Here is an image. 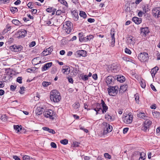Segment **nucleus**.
Listing matches in <instances>:
<instances>
[{
  "instance_id": "obj_48",
  "label": "nucleus",
  "mask_w": 160,
  "mask_h": 160,
  "mask_svg": "<svg viewBox=\"0 0 160 160\" xmlns=\"http://www.w3.org/2000/svg\"><path fill=\"white\" fill-rule=\"evenodd\" d=\"M36 68H33L31 69H27V71L28 72L32 73V72H34Z\"/></svg>"
},
{
  "instance_id": "obj_38",
  "label": "nucleus",
  "mask_w": 160,
  "mask_h": 160,
  "mask_svg": "<svg viewBox=\"0 0 160 160\" xmlns=\"http://www.w3.org/2000/svg\"><path fill=\"white\" fill-rule=\"evenodd\" d=\"M10 9L11 12L13 13H15V12H18V9L16 7H11L10 8Z\"/></svg>"
},
{
  "instance_id": "obj_14",
  "label": "nucleus",
  "mask_w": 160,
  "mask_h": 160,
  "mask_svg": "<svg viewBox=\"0 0 160 160\" xmlns=\"http://www.w3.org/2000/svg\"><path fill=\"white\" fill-rule=\"evenodd\" d=\"M115 31L114 29H112L111 30V46L112 47L114 46L115 42Z\"/></svg>"
},
{
  "instance_id": "obj_23",
  "label": "nucleus",
  "mask_w": 160,
  "mask_h": 160,
  "mask_svg": "<svg viewBox=\"0 0 160 160\" xmlns=\"http://www.w3.org/2000/svg\"><path fill=\"white\" fill-rule=\"evenodd\" d=\"M132 20L136 24H139L142 22V19L141 18H138L137 17H134L132 18Z\"/></svg>"
},
{
  "instance_id": "obj_60",
  "label": "nucleus",
  "mask_w": 160,
  "mask_h": 160,
  "mask_svg": "<svg viewBox=\"0 0 160 160\" xmlns=\"http://www.w3.org/2000/svg\"><path fill=\"white\" fill-rule=\"evenodd\" d=\"M82 78L83 80L86 81L88 79V77L87 75H85L82 77Z\"/></svg>"
},
{
  "instance_id": "obj_15",
  "label": "nucleus",
  "mask_w": 160,
  "mask_h": 160,
  "mask_svg": "<svg viewBox=\"0 0 160 160\" xmlns=\"http://www.w3.org/2000/svg\"><path fill=\"white\" fill-rule=\"evenodd\" d=\"M53 47H50L45 49L42 52V54L43 55L47 56L50 54L53 50Z\"/></svg>"
},
{
  "instance_id": "obj_9",
  "label": "nucleus",
  "mask_w": 160,
  "mask_h": 160,
  "mask_svg": "<svg viewBox=\"0 0 160 160\" xmlns=\"http://www.w3.org/2000/svg\"><path fill=\"white\" fill-rule=\"evenodd\" d=\"M5 75L4 77L5 80H8L9 79L12 77L11 75L12 74V70L10 68H5Z\"/></svg>"
},
{
  "instance_id": "obj_28",
  "label": "nucleus",
  "mask_w": 160,
  "mask_h": 160,
  "mask_svg": "<svg viewBox=\"0 0 160 160\" xmlns=\"http://www.w3.org/2000/svg\"><path fill=\"white\" fill-rule=\"evenodd\" d=\"M93 36L92 35H90L87 36L86 37H84L83 38V41L87 42L88 41H90L93 39Z\"/></svg>"
},
{
  "instance_id": "obj_53",
  "label": "nucleus",
  "mask_w": 160,
  "mask_h": 160,
  "mask_svg": "<svg viewBox=\"0 0 160 160\" xmlns=\"http://www.w3.org/2000/svg\"><path fill=\"white\" fill-rule=\"evenodd\" d=\"M27 6L28 8H33V5L32 4V2H29L27 4Z\"/></svg>"
},
{
  "instance_id": "obj_31",
  "label": "nucleus",
  "mask_w": 160,
  "mask_h": 160,
  "mask_svg": "<svg viewBox=\"0 0 160 160\" xmlns=\"http://www.w3.org/2000/svg\"><path fill=\"white\" fill-rule=\"evenodd\" d=\"M127 84L123 85H121V92H124L127 90Z\"/></svg>"
},
{
  "instance_id": "obj_16",
  "label": "nucleus",
  "mask_w": 160,
  "mask_h": 160,
  "mask_svg": "<svg viewBox=\"0 0 160 160\" xmlns=\"http://www.w3.org/2000/svg\"><path fill=\"white\" fill-rule=\"evenodd\" d=\"M32 62L33 64L37 65L41 63V60L40 58L38 57L33 59Z\"/></svg>"
},
{
  "instance_id": "obj_32",
  "label": "nucleus",
  "mask_w": 160,
  "mask_h": 160,
  "mask_svg": "<svg viewBox=\"0 0 160 160\" xmlns=\"http://www.w3.org/2000/svg\"><path fill=\"white\" fill-rule=\"evenodd\" d=\"M79 15L81 17H82L84 19L86 18L87 17V15L85 12L82 11H80V12Z\"/></svg>"
},
{
  "instance_id": "obj_45",
  "label": "nucleus",
  "mask_w": 160,
  "mask_h": 160,
  "mask_svg": "<svg viewBox=\"0 0 160 160\" xmlns=\"http://www.w3.org/2000/svg\"><path fill=\"white\" fill-rule=\"evenodd\" d=\"M79 40L80 42H83V38L84 37L83 36L82 33H79Z\"/></svg>"
},
{
  "instance_id": "obj_19",
  "label": "nucleus",
  "mask_w": 160,
  "mask_h": 160,
  "mask_svg": "<svg viewBox=\"0 0 160 160\" xmlns=\"http://www.w3.org/2000/svg\"><path fill=\"white\" fill-rule=\"evenodd\" d=\"M113 79V77L111 76H109L107 77L106 80V82L108 85L112 84L113 83L112 80Z\"/></svg>"
},
{
  "instance_id": "obj_52",
  "label": "nucleus",
  "mask_w": 160,
  "mask_h": 160,
  "mask_svg": "<svg viewBox=\"0 0 160 160\" xmlns=\"http://www.w3.org/2000/svg\"><path fill=\"white\" fill-rule=\"evenodd\" d=\"M9 0H0V4L8 3L9 2Z\"/></svg>"
},
{
  "instance_id": "obj_30",
  "label": "nucleus",
  "mask_w": 160,
  "mask_h": 160,
  "mask_svg": "<svg viewBox=\"0 0 160 160\" xmlns=\"http://www.w3.org/2000/svg\"><path fill=\"white\" fill-rule=\"evenodd\" d=\"M140 154V157L139 158V160H144L146 158V154L144 152H142Z\"/></svg>"
},
{
  "instance_id": "obj_13",
  "label": "nucleus",
  "mask_w": 160,
  "mask_h": 160,
  "mask_svg": "<svg viewBox=\"0 0 160 160\" xmlns=\"http://www.w3.org/2000/svg\"><path fill=\"white\" fill-rule=\"evenodd\" d=\"M22 47L21 45L16 46L13 45L10 47V48L14 52H18L21 50Z\"/></svg>"
},
{
  "instance_id": "obj_26",
  "label": "nucleus",
  "mask_w": 160,
  "mask_h": 160,
  "mask_svg": "<svg viewBox=\"0 0 160 160\" xmlns=\"http://www.w3.org/2000/svg\"><path fill=\"white\" fill-rule=\"evenodd\" d=\"M43 108H42L37 107L35 110L36 114L37 115L41 114L44 112L43 110Z\"/></svg>"
},
{
  "instance_id": "obj_44",
  "label": "nucleus",
  "mask_w": 160,
  "mask_h": 160,
  "mask_svg": "<svg viewBox=\"0 0 160 160\" xmlns=\"http://www.w3.org/2000/svg\"><path fill=\"white\" fill-rule=\"evenodd\" d=\"M153 116L155 118H157L158 117H159L160 114L158 112H152Z\"/></svg>"
},
{
  "instance_id": "obj_18",
  "label": "nucleus",
  "mask_w": 160,
  "mask_h": 160,
  "mask_svg": "<svg viewBox=\"0 0 160 160\" xmlns=\"http://www.w3.org/2000/svg\"><path fill=\"white\" fill-rule=\"evenodd\" d=\"M101 104H102V109H101V110H102V113H104L107 111L108 109V107L103 100L102 99L101 101Z\"/></svg>"
},
{
  "instance_id": "obj_40",
  "label": "nucleus",
  "mask_w": 160,
  "mask_h": 160,
  "mask_svg": "<svg viewBox=\"0 0 160 160\" xmlns=\"http://www.w3.org/2000/svg\"><path fill=\"white\" fill-rule=\"evenodd\" d=\"M58 0L61 4L64 5L67 7H68L67 2L65 0Z\"/></svg>"
},
{
  "instance_id": "obj_64",
  "label": "nucleus",
  "mask_w": 160,
  "mask_h": 160,
  "mask_svg": "<svg viewBox=\"0 0 160 160\" xmlns=\"http://www.w3.org/2000/svg\"><path fill=\"white\" fill-rule=\"evenodd\" d=\"M88 21L89 22L92 23L94 22L95 21V20L93 18H89L88 19Z\"/></svg>"
},
{
  "instance_id": "obj_3",
  "label": "nucleus",
  "mask_w": 160,
  "mask_h": 160,
  "mask_svg": "<svg viewBox=\"0 0 160 160\" xmlns=\"http://www.w3.org/2000/svg\"><path fill=\"white\" fill-rule=\"evenodd\" d=\"M133 118V115L132 113H130L128 114L123 115L122 118L123 121L125 123L129 124L132 122Z\"/></svg>"
},
{
  "instance_id": "obj_5",
  "label": "nucleus",
  "mask_w": 160,
  "mask_h": 160,
  "mask_svg": "<svg viewBox=\"0 0 160 160\" xmlns=\"http://www.w3.org/2000/svg\"><path fill=\"white\" fill-rule=\"evenodd\" d=\"M44 117L46 118L53 120L55 117V113L51 109L47 110L43 112Z\"/></svg>"
},
{
  "instance_id": "obj_36",
  "label": "nucleus",
  "mask_w": 160,
  "mask_h": 160,
  "mask_svg": "<svg viewBox=\"0 0 160 160\" xmlns=\"http://www.w3.org/2000/svg\"><path fill=\"white\" fill-rule=\"evenodd\" d=\"M51 83L50 82L43 81L42 82V86L44 87H46L48 86L49 85L51 84Z\"/></svg>"
},
{
  "instance_id": "obj_56",
  "label": "nucleus",
  "mask_w": 160,
  "mask_h": 160,
  "mask_svg": "<svg viewBox=\"0 0 160 160\" xmlns=\"http://www.w3.org/2000/svg\"><path fill=\"white\" fill-rule=\"evenodd\" d=\"M114 66L113 65H112L111 67V70L112 72H117V69L115 68H113Z\"/></svg>"
},
{
  "instance_id": "obj_47",
  "label": "nucleus",
  "mask_w": 160,
  "mask_h": 160,
  "mask_svg": "<svg viewBox=\"0 0 160 160\" xmlns=\"http://www.w3.org/2000/svg\"><path fill=\"white\" fill-rule=\"evenodd\" d=\"M105 118L108 119V121H111L112 120V117L111 116L108 115V114H106L105 115Z\"/></svg>"
},
{
  "instance_id": "obj_43",
  "label": "nucleus",
  "mask_w": 160,
  "mask_h": 160,
  "mask_svg": "<svg viewBox=\"0 0 160 160\" xmlns=\"http://www.w3.org/2000/svg\"><path fill=\"white\" fill-rule=\"evenodd\" d=\"M140 83L141 87L142 88H144L145 87L146 83L144 81H141Z\"/></svg>"
},
{
  "instance_id": "obj_50",
  "label": "nucleus",
  "mask_w": 160,
  "mask_h": 160,
  "mask_svg": "<svg viewBox=\"0 0 160 160\" xmlns=\"http://www.w3.org/2000/svg\"><path fill=\"white\" fill-rule=\"evenodd\" d=\"M79 127L80 129L84 131L85 132L87 133L88 132V129L84 128L82 127L81 125H79Z\"/></svg>"
},
{
  "instance_id": "obj_10",
  "label": "nucleus",
  "mask_w": 160,
  "mask_h": 160,
  "mask_svg": "<svg viewBox=\"0 0 160 160\" xmlns=\"http://www.w3.org/2000/svg\"><path fill=\"white\" fill-rule=\"evenodd\" d=\"M91 108L95 110L96 112V115H97L99 113L98 112L101 110V106L100 103L95 102L92 106Z\"/></svg>"
},
{
  "instance_id": "obj_41",
  "label": "nucleus",
  "mask_w": 160,
  "mask_h": 160,
  "mask_svg": "<svg viewBox=\"0 0 160 160\" xmlns=\"http://www.w3.org/2000/svg\"><path fill=\"white\" fill-rule=\"evenodd\" d=\"M60 142L63 145H66L68 143V141L67 139H64L61 140Z\"/></svg>"
},
{
  "instance_id": "obj_21",
  "label": "nucleus",
  "mask_w": 160,
  "mask_h": 160,
  "mask_svg": "<svg viewBox=\"0 0 160 160\" xmlns=\"http://www.w3.org/2000/svg\"><path fill=\"white\" fill-rule=\"evenodd\" d=\"M52 65V62H48L45 64L42 68V71H44L48 70L49 68L51 67Z\"/></svg>"
},
{
  "instance_id": "obj_7",
  "label": "nucleus",
  "mask_w": 160,
  "mask_h": 160,
  "mask_svg": "<svg viewBox=\"0 0 160 160\" xmlns=\"http://www.w3.org/2000/svg\"><path fill=\"white\" fill-rule=\"evenodd\" d=\"M138 58L141 62H145L148 59V54L147 52H141L138 56Z\"/></svg>"
},
{
  "instance_id": "obj_1",
  "label": "nucleus",
  "mask_w": 160,
  "mask_h": 160,
  "mask_svg": "<svg viewBox=\"0 0 160 160\" xmlns=\"http://www.w3.org/2000/svg\"><path fill=\"white\" fill-rule=\"evenodd\" d=\"M50 97L52 101L58 102L60 101L61 97L60 93L56 90H53L50 92Z\"/></svg>"
},
{
  "instance_id": "obj_2",
  "label": "nucleus",
  "mask_w": 160,
  "mask_h": 160,
  "mask_svg": "<svg viewBox=\"0 0 160 160\" xmlns=\"http://www.w3.org/2000/svg\"><path fill=\"white\" fill-rule=\"evenodd\" d=\"M63 29L65 30L67 33H70L73 29V25L70 21H67L63 23Z\"/></svg>"
},
{
  "instance_id": "obj_54",
  "label": "nucleus",
  "mask_w": 160,
  "mask_h": 160,
  "mask_svg": "<svg viewBox=\"0 0 160 160\" xmlns=\"http://www.w3.org/2000/svg\"><path fill=\"white\" fill-rule=\"evenodd\" d=\"M17 81L19 83H22V78L21 77H18L17 79Z\"/></svg>"
},
{
  "instance_id": "obj_34",
  "label": "nucleus",
  "mask_w": 160,
  "mask_h": 160,
  "mask_svg": "<svg viewBox=\"0 0 160 160\" xmlns=\"http://www.w3.org/2000/svg\"><path fill=\"white\" fill-rule=\"evenodd\" d=\"M13 127L14 129L16 131H17V132H19L22 128L21 126H20V127L19 125H14Z\"/></svg>"
},
{
  "instance_id": "obj_12",
  "label": "nucleus",
  "mask_w": 160,
  "mask_h": 160,
  "mask_svg": "<svg viewBox=\"0 0 160 160\" xmlns=\"http://www.w3.org/2000/svg\"><path fill=\"white\" fill-rule=\"evenodd\" d=\"M153 16L157 18L160 17V8L156 7L153 9L152 11Z\"/></svg>"
},
{
  "instance_id": "obj_11",
  "label": "nucleus",
  "mask_w": 160,
  "mask_h": 160,
  "mask_svg": "<svg viewBox=\"0 0 160 160\" xmlns=\"http://www.w3.org/2000/svg\"><path fill=\"white\" fill-rule=\"evenodd\" d=\"M27 31L25 30L21 29L16 34L18 38H23L26 35Z\"/></svg>"
},
{
  "instance_id": "obj_58",
  "label": "nucleus",
  "mask_w": 160,
  "mask_h": 160,
  "mask_svg": "<svg viewBox=\"0 0 160 160\" xmlns=\"http://www.w3.org/2000/svg\"><path fill=\"white\" fill-rule=\"evenodd\" d=\"M36 44V42L35 41H32L31 42L29 45V47H32L35 46Z\"/></svg>"
},
{
  "instance_id": "obj_24",
  "label": "nucleus",
  "mask_w": 160,
  "mask_h": 160,
  "mask_svg": "<svg viewBox=\"0 0 160 160\" xmlns=\"http://www.w3.org/2000/svg\"><path fill=\"white\" fill-rule=\"evenodd\" d=\"M127 42L128 44L132 45H133L135 42L134 38L132 36L127 38Z\"/></svg>"
},
{
  "instance_id": "obj_6",
  "label": "nucleus",
  "mask_w": 160,
  "mask_h": 160,
  "mask_svg": "<svg viewBox=\"0 0 160 160\" xmlns=\"http://www.w3.org/2000/svg\"><path fill=\"white\" fill-rule=\"evenodd\" d=\"M144 122L143 124V125L141 128V129L145 132L147 131V130H149L150 126L152 124V122L149 120L147 119Z\"/></svg>"
},
{
  "instance_id": "obj_37",
  "label": "nucleus",
  "mask_w": 160,
  "mask_h": 160,
  "mask_svg": "<svg viewBox=\"0 0 160 160\" xmlns=\"http://www.w3.org/2000/svg\"><path fill=\"white\" fill-rule=\"evenodd\" d=\"M122 59L126 62H129L133 63V60L127 57H123L122 58Z\"/></svg>"
},
{
  "instance_id": "obj_17",
  "label": "nucleus",
  "mask_w": 160,
  "mask_h": 160,
  "mask_svg": "<svg viewBox=\"0 0 160 160\" xmlns=\"http://www.w3.org/2000/svg\"><path fill=\"white\" fill-rule=\"evenodd\" d=\"M76 53L78 57H85L86 56V54L87 53L85 51L83 50H78L77 51Z\"/></svg>"
},
{
  "instance_id": "obj_51",
  "label": "nucleus",
  "mask_w": 160,
  "mask_h": 160,
  "mask_svg": "<svg viewBox=\"0 0 160 160\" xmlns=\"http://www.w3.org/2000/svg\"><path fill=\"white\" fill-rule=\"evenodd\" d=\"M1 119L3 121H5L7 120L6 116L5 114L2 115L1 117Z\"/></svg>"
},
{
  "instance_id": "obj_27",
  "label": "nucleus",
  "mask_w": 160,
  "mask_h": 160,
  "mask_svg": "<svg viewBox=\"0 0 160 160\" xmlns=\"http://www.w3.org/2000/svg\"><path fill=\"white\" fill-rule=\"evenodd\" d=\"M137 116L138 118L143 119L144 120L147 119V118H148L144 112H139Z\"/></svg>"
},
{
  "instance_id": "obj_57",
  "label": "nucleus",
  "mask_w": 160,
  "mask_h": 160,
  "mask_svg": "<svg viewBox=\"0 0 160 160\" xmlns=\"http://www.w3.org/2000/svg\"><path fill=\"white\" fill-rule=\"evenodd\" d=\"M51 146L52 148H57L56 144L54 142H51Z\"/></svg>"
},
{
  "instance_id": "obj_49",
  "label": "nucleus",
  "mask_w": 160,
  "mask_h": 160,
  "mask_svg": "<svg viewBox=\"0 0 160 160\" xmlns=\"http://www.w3.org/2000/svg\"><path fill=\"white\" fill-rule=\"evenodd\" d=\"M135 100L137 103H138L139 101V97L138 94H136L134 95Z\"/></svg>"
},
{
  "instance_id": "obj_63",
  "label": "nucleus",
  "mask_w": 160,
  "mask_h": 160,
  "mask_svg": "<svg viewBox=\"0 0 160 160\" xmlns=\"http://www.w3.org/2000/svg\"><path fill=\"white\" fill-rule=\"evenodd\" d=\"M62 13V12L61 10H57L56 13V15H60Z\"/></svg>"
},
{
  "instance_id": "obj_46",
  "label": "nucleus",
  "mask_w": 160,
  "mask_h": 160,
  "mask_svg": "<svg viewBox=\"0 0 160 160\" xmlns=\"http://www.w3.org/2000/svg\"><path fill=\"white\" fill-rule=\"evenodd\" d=\"M125 52L126 53L128 54H131L132 53L131 51L127 48H125Z\"/></svg>"
},
{
  "instance_id": "obj_62",
  "label": "nucleus",
  "mask_w": 160,
  "mask_h": 160,
  "mask_svg": "<svg viewBox=\"0 0 160 160\" xmlns=\"http://www.w3.org/2000/svg\"><path fill=\"white\" fill-rule=\"evenodd\" d=\"M150 87L154 91L156 92L157 91L156 89L154 86L152 84L150 85Z\"/></svg>"
},
{
  "instance_id": "obj_29",
  "label": "nucleus",
  "mask_w": 160,
  "mask_h": 160,
  "mask_svg": "<svg viewBox=\"0 0 160 160\" xmlns=\"http://www.w3.org/2000/svg\"><path fill=\"white\" fill-rule=\"evenodd\" d=\"M141 32L143 33L144 34L146 35L149 32V30L148 27L142 28H141Z\"/></svg>"
},
{
  "instance_id": "obj_55",
  "label": "nucleus",
  "mask_w": 160,
  "mask_h": 160,
  "mask_svg": "<svg viewBox=\"0 0 160 160\" xmlns=\"http://www.w3.org/2000/svg\"><path fill=\"white\" fill-rule=\"evenodd\" d=\"M126 80V78L123 76H121V83L123 82H124Z\"/></svg>"
},
{
  "instance_id": "obj_22",
  "label": "nucleus",
  "mask_w": 160,
  "mask_h": 160,
  "mask_svg": "<svg viewBox=\"0 0 160 160\" xmlns=\"http://www.w3.org/2000/svg\"><path fill=\"white\" fill-rule=\"evenodd\" d=\"M70 71V68H69L68 66H65L62 67V72L63 73L66 74H68L69 73Z\"/></svg>"
},
{
  "instance_id": "obj_61",
  "label": "nucleus",
  "mask_w": 160,
  "mask_h": 160,
  "mask_svg": "<svg viewBox=\"0 0 160 160\" xmlns=\"http://www.w3.org/2000/svg\"><path fill=\"white\" fill-rule=\"evenodd\" d=\"M129 129L128 128H126L123 129V132L124 134H125L127 132Z\"/></svg>"
},
{
  "instance_id": "obj_8",
  "label": "nucleus",
  "mask_w": 160,
  "mask_h": 160,
  "mask_svg": "<svg viewBox=\"0 0 160 160\" xmlns=\"http://www.w3.org/2000/svg\"><path fill=\"white\" fill-rule=\"evenodd\" d=\"M102 124L105 127L103 131V133L104 134H106L112 131V127L109 124L106 122H103Z\"/></svg>"
},
{
  "instance_id": "obj_39",
  "label": "nucleus",
  "mask_w": 160,
  "mask_h": 160,
  "mask_svg": "<svg viewBox=\"0 0 160 160\" xmlns=\"http://www.w3.org/2000/svg\"><path fill=\"white\" fill-rule=\"evenodd\" d=\"M80 104L79 102H76L72 105L73 108L76 109H78L80 107Z\"/></svg>"
},
{
  "instance_id": "obj_20",
  "label": "nucleus",
  "mask_w": 160,
  "mask_h": 160,
  "mask_svg": "<svg viewBox=\"0 0 160 160\" xmlns=\"http://www.w3.org/2000/svg\"><path fill=\"white\" fill-rule=\"evenodd\" d=\"M158 69L159 68L157 66H156L152 69L151 71V73L153 78L155 77V74L157 72Z\"/></svg>"
},
{
  "instance_id": "obj_42",
  "label": "nucleus",
  "mask_w": 160,
  "mask_h": 160,
  "mask_svg": "<svg viewBox=\"0 0 160 160\" xmlns=\"http://www.w3.org/2000/svg\"><path fill=\"white\" fill-rule=\"evenodd\" d=\"M104 156L106 158L110 159L111 158V156L108 153H105L104 154Z\"/></svg>"
},
{
  "instance_id": "obj_25",
  "label": "nucleus",
  "mask_w": 160,
  "mask_h": 160,
  "mask_svg": "<svg viewBox=\"0 0 160 160\" xmlns=\"http://www.w3.org/2000/svg\"><path fill=\"white\" fill-rule=\"evenodd\" d=\"M74 20L77 21L78 19V12L75 11H73L72 12Z\"/></svg>"
},
{
  "instance_id": "obj_33",
  "label": "nucleus",
  "mask_w": 160,
  "mask_h": 160,
  "mask_svg": "<svg viewBox=\"0 0 160 160\" xmlns=\"http://www.w3.org/2000/svg\"><path fill=\"white\" fill-rule=\"evenodd\" d=\"M12 22L14 24L18 25V26H21V23H20V22L17 19H13L12 21Z\"/></svg>"
},
{
  "instance_id": "obj_35",
  "label": "nucleus",
  "mask_w": 160,
  "mask_h": 160,
  "mask_svg": "<svg viewBox=\"0 0 160 160\" xmlns=\"http://www.w3.org/2000/svg\"><path fill=\"white\" fill-rule=\"evenodd\" d=\"M143 11L146 13V12H148L149 9V5L147 4L144 5L143 8Z\"/></svg>"
},
{
  "instance_id": "obj_4",
  "label": "nucleus",
  "mask_w": 160,
  "mask_h": 160,
  "mask_svg": "<svg viewBox=\"0 0 160 160\" xmlns=\"http://www.w3.org/2000/svg\"><path fill=\"white\" fill-rule=\"evenodd\" d=\"M118 87L117 86H108V94L111 96H115L118 92Z\"/></svg>"
},
{
  "instance_id": "obj_59",
  "label": "nucleus",
  "mask_w": 160,
  "mask_h": 160,
  "mask_svg": "<svg viewBox=\"0 0 160 160\" xmlns=\"http://www.w3.org/2000/svg\"><path fill=\"white\" fill-rule=\"evenodd\" d=\"M16 86H15L13 85H11L10 86V89L12 91H14L16 89Z\"/></svg>"
}]
</instances>
